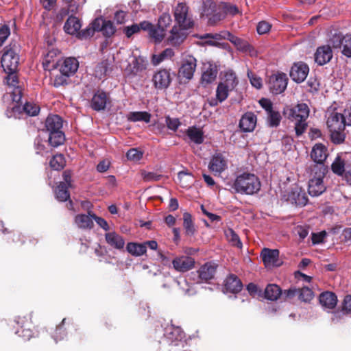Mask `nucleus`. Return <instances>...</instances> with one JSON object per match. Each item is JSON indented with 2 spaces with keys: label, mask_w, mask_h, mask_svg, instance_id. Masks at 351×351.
Masks as SVG:
<instances>
[{
  "label": "nucleus",
  "mask_w": 351,
  "mask_h": 351,
  "mask_svg": "<svg viewBox=\"0 0 351 351\" xmlns=\"http://www.w3.org/2000/svg\"><path fill=\"white\" fill-rule=\"evenodd\" d=\"M19 45L14 43L6 46L1 57V66L8 74L6 82L8 86L12 104L6 110V116L9 118H16V112H19V102L22 98L23 89L16 72L19 64Z\"/></svg>",
  "instance_id": "nucleus-1"
},
{
  "label": "nucleus",
  "mask_w": 351,
  "mask_h": 351,
  "mask_svg": "<svg viewBox=\"0 0 351 351\" xmlns=\"http://www.w3.org/2000/svg\"><path fill=\"white\" fill-rule=\"evenodd\" d=\"M309 112V108L304 103L298 104L284 110L285 117L294 124V129L298 136L304 133L307 128V119Z\"/></svg>",
  "instance_id": "nucleus-2"
},
{
  "label": "nucleus",
  "mask_w": 351,
  "mask_h": 351,
  "mask_svg": "<svg viewBox=\"0 0 351 351\" xmlns=\"http://www.w3.org/2000/svg\"><path fill=\"white\" fill-rule=\"evenodd\" d=\"M232 188L237 193L252 195L261 190V183L255 174L243 173L237 176Z\"/></svg>",
  "instance_id": "nucleus-3"
},
{
  "label": "nucleus",
  "mask_w": 351,
  "mask_h": 351,
  "mask_svg": "<svg viewBox=\"0 0 351 351\" xmlns=\"http://www.w3.org/2000/svg\"><path fill=\"white\" fill-rule=\"evenodd\" d=\"M311 168V177L308 181V191L311 196L317 197L326 189L323 180L326 173V168L322 165H313Z\"/></svg>",
  "instance_id": "nucleus-4"
},
{
  "label": "nucleus",
  "mask_w": 351,
  "mask_h": 351,
  "mask_svg": "<svg viewBox=\"0 0 351 351\" xmlns=\"http://www.w3.org/2000/svg\"><path fill=\"white\" fill-rule=\"evenodd\" d=\"M173 16L178 26L191 29L194 25L193 15L186 3H178L173 8Z\"/></svg>",
  "instance_id": "nucleus-5"
},
{
  "label": "nucleus",
  "mask_w": 351,
  "mask_h": 351,
  "mask_svg": "<svg viewBox=\"0 0 351 351\" xmlns=\"http://www.w3.org/2000/svg\"><path fill=\"white\" fill-rule=\"evenodd\" d=\"M196 66L197 60L195 57L191 55L183 56L178 70L179 77L191 80L193 77Z\"/></svg>",
  "instance_id": "nucleus-6"
},
{
  "label": "nucleus",
  "mask_w": 351,
  "mask_h": 351,
  "mask_svg": "<svg viewBox=\"0 0 351 351\" xmlns=\"http://www.w3.org/2000/svg\"><path fill=\"white\" fill-rule=\"evenodd\" d=\"M216 269L217 265L215 263H206L196 272L191 273V277L197 284L208 282L214 278Z\"/></svg>",
  "instance_id": "nucleus-7"
},
{
  "label": "nucleus",
  "mask_w": 351,
  "mask_h": 351,
  "mask_svg": "<svg viewBox=\"0 0 351 351\" xmlns=\"http://www.w3.org/2000/svg\"><path fill=\"white\" fill-rule=\"evenodd\" d=\"M330 42L334 48L340 49L343 56L351 58V34H335L330 38Z\"/></svg>",
  "instance_id": "nucleus-8"
},
{
  "label": "nucleus",
  "mask_w": 351,
  "mask_h": 351,
  "mask_svg": "<svg viewBox=\"0 0 351 351\" xmlns=\"http://www.w3.org/2000/svg\"><path fill=\"white\" fill-rule=\"evenodd\" d=\"M31 319V315H27L23 317L19 316L14 320L18 327L15 334L25 341L29 340L34 336L31 329L32 326Z\"/></svg>",
  "instance_id": "nucleus-9"
},
{
  "label": "nucleus",
  "mask_w": 351,
  "mask_h": 351,
  "mask_svg": "<svg viewBox=\"0 0 351 351\" xmlns=\"http://www.w3.org/2000/svg\"><path fill=\"white\" fill-rule=\"evenodd\" d=\"M172 81L170 69H160L153 75L152 82L157 90L167 89Z\"/></svg>",
  "instance_id": "nucleus-10"
},
{
  "label": "nucleus",
  "mask_w": 351,
  "mask_h": 351,
  "mask_svg": "<svg viewBox=\"0 0 351 351\" xmlns=\"http://www.w3.org/2000/svg\"><path fill=\"white\" fill-rule=\"evenodd\" d=\"M287 86V77L283 73H278L271 75L268 80V86L274 94L282 93Z\"/></svg>",
  "instance_id": "nucleus-11"
},
{
  "label": "nucleus",
  "mask_w": 351,
  "mask_h": 351,
  "mask_svg": "<svg viewBox=\"0 0 351 351\" xmlns=\"http://www.w3.org/2000/svg\"><path fill=\"white\" fill-rule=\"evenodd\" d=\"M261 256L265 267L268 269L277 267L282 264V262L279 259L278 250L264 248L261 253Z\"/></svg>",
  "instance_id": "nucleus-12"
},
{
  "label": "nucleus",
  "mask_w": 351,
  "mask_h": 351,
  "mask_svg": "<svg viewBox=\"0 0 351 351\" xmlns=\"http://www.w3.org/2000/svg\"><path fill=\"white\" fill-rule=\"evenodd\" d=\"M239 12L238 7L232 3L228 2H219L218 3V14L213 17V22H219L228 16H233Z\"/></svg>",
  "instance_id": "nucleus-13"
},
{
  "label": "nucleus",
  "mask_w": 351,
  "mask_h": 351,
  "mask_svg": "<svg viewBox=\"0 0 351 351\" xmlns=\"http://www.w3.org/2000/svg\"><path fill=\"white\" fill-rule=\"evenodd\" d=\"M309 68L308 65L302 62H298L293 64L290 70L291 78L297 83H301L305 80Z\"/></svg>",
  "instance_id": "nucleus-14"
},
{
  "label": "nucleus",
  "mask_w": 351,
  "mask_h": 351,
  "mask_svg": "<svg viewBox=\"0 0 351 351\" xmlns=\"http://www.w3.org/2000/svg\"><path fill=\"white\" fill-rule=\"evenodd\" d=\"M59 71L65 75H73L78 69L79 62L75 58H66L58 62Z\"/></svg>",
  "instance_id": "nucleus-15"
},
{
  "label": "nucleus",
  "mask_w": 351,
  "mask_h": 351,
  "mask_svg": "<svg viewBox=\"0 0 351 351\" xmlns=\"http://www.w3.org/2000/svg\"><path fill=\"white\" fill-rule=\"evenodd\" d=\"M93 29L97 32H101L106 37L112 36L116 32V28L111 21L96 19L92 23Z\"/></svg>",
  "instance_id": "nucleus-16"
},
{
  "label": "nucleus",
  "mask_w": 351,
  "mask_h": 351,
  "mask_svg": "<svg viewBox=\"0 0 351 351\" xmlns=\"http://www.w3.org/2000/svg\"><path fill=\"white\" fill-rule=\"evenodd\" d=\"M228 167L227 160L222 153H215L211 158L209 169L215 174H220Z\"/></svg>",
  "instance_id": "nucleus-17"
},
{
  "label": "nucleus",
  "mask_w": 351,
  "mask_h": 351,
  "mask_svg": "<svg viewBox=\"0 0 351 351\" xmlns=\"http://www.w3.org/2000/svg\"><path fill=\"white\" fill-rule=\"evenodd\" d=\"M189 29H184L182 27L174 25L170 32V35L167 38L169 44L173 46L180 45L186 38V30Z\"/></svg>",
  "instance_id": "nucleus-18"
},
{
  "label": "nucleus",
  "mask_w": 351,
  "mask_h": 351,
  "mask_svg": "<svg viewBox=\"0 0 351 351\" xmlns=\"http://www.w3.org/2000/svg\"><path fill=\"white\" fill-rule=\"evenodd\" d=\"M172 264L173 268L179 272H186L191 269L195 265V261L193 258L187 256H181L175 258Z\"/></svg>",
  "instance_id": "nucleus-19"
},
{
  "label": "nucleus",
  "mask_w": 351,
  "mask_h": 351,
  "mask_svg": "<svg viewBox=\"0 0 351 351\" xmlns=\"http://www.w3.org/2000/svg\"><path fill=\"white\" fill-rule=\"evenodd\" d=\"M332 58V51L328 45L319 47L315 53V61L321 66L330 62Z\"/></svg>",
  "instance_id": "nucleus-20"
},
{
  "label": "nucleus",
  "mask_w": 351,
  "mask_h": 351,
  "mask_svg": "<svg viewBox=\"0 0 351 351\" xmlns=\"http://www.w3.org/2000/svg\"><path fill=\"white\" fill-rule=\"evenodd\" d=\"M326 123L329 130H345L346 128L342 115L339 111L331 112L328 117Z\"/></svg>",
  "instance_id": "nucleus-21"
},
{
  "label": "nucleus",
  "mask_w": 351,
  "mask_h": 351,
  "mask_svg": "<svg viewBox=\"0 0 351 351\" xmlns=\"http://www.w3.org/2000/svg\"><path fill=\"white\" fill-rule=\"evenodd\" d=\"M216 14H218V3L213 1H204L202 8V15L206 17L208 23L210 25H215L218 22H213L212 19Z\"/></svg>",
  "instance_id": "nucleus-22"
},
{
  "label": "nucleus",
  "mask_w": 351,
  "mask_h": 351,
  "mask_svg": "<svg viewBox=\"0 0 351 351\" xmlns=\"http://www.w3.org/2000/svg\"><path fill=\"white\" fill-rule=\"evenodd\" d=\"M319 302L324 310L329 312L336 306L337 298L334 293L326 291L320 294Z\"/></svg>",
  "instance_id": "nucleus-23"
},
{
  "label": "nucleus",
  "mask_w": 351,
  "mask_h": 351,
  "mask_svg": "<svg viewBox=\"0 0 351 351\" xmlns=\"http://www.w3.org/2000/svg\"><path fill=\"white\" fill-rule=\"evenodd\" d=\"M146 67L147 62L141 56L135 57L128 64L126 71L128 72V75L134 76L143 72L146 69Z\"/></svg>",
  "instance_id": "nucleus-24"
},
{
  "label": "nucleus",
  "mask_w": 351,
  "mask_h": 351,
  "mask_svg": "<svg viewBox=\"0 0 351 351\" xmlns=\"http://www.w3.org/2000/svg\"><path fill=\"white\" fill-rule=\"evenodd\" d=\"M256 124V117L252 112L245 113L241 119L239 127L245 132H250L254 130Z\"/></svg>",
  "instance_id": "nucleus-25"
},
{
  "label": "nucleus",
  "mask_w": 351,
  "mask_h": 351,
  "mask_svg": "<svg viewBox=\"0 0 351 351\" xmlns=\"http://www.w3.org/2000/svg\"><path fill=\"white\" fill-rule=\"evenodd\" d=\"M311 157L316 162L315 165H324L323 162L327 158L326 147L321 143L315 144L312 149Z\"/></svg>",
  "instance_id": "nucleus-26"
},
{
  "label": "nucleus",
  "mask_w": 351,
  "mask_h": 351,
  "mask_svg": "<svg viewBox=\"0 0 351 351\" xmlns=\"http://www.w3.org/2000/svg\"><path fill=\"white\" fill-rule=\"evenodd\" d=\"M93 215L91 212L88 214H79L75 217V223L80 229H91L93 227Z\"/></svg>",
  "instance_id": "nucleus-27"
},
{
  "label": "nucleus",
  "mask_w": 351,
  "mask_h": 351,
  "mask_svg": "<svg viewBox=\"0 0 351 351\" xmlns=\"http://www.w3.org/2000/svg\"><path fill=\"white\" fill-rule=\"evenodd\" d=\"M106 243L111 247L117 250H123L125 245V240L121 235L114 231L108 232L105 234Z\"/></svg>",
  "instance_id": "nucleus-28"
},
{
  "label": "nucleus",
  "mask_w": 351,
  "mask_h": 351,
  "mask_svg": "<svg viewBox=\"0 0 351 351\" xmlns=\"http://www.w3.org/2000/svg\"><path fill=\"white\" fill-rule=\"evenodd\" d=\"M69 187L70 186H66V184H59L55 190V195L56 199L59 202H66L69 200L67 207L69 209L72 210L73 202L70 200V194L68 191Z\"/></svg>",
  "instance_id": "nucleus-29"
},
{
  "label": "nucleus",
  "mask_w": 351,
  "mask_h": 351,
  "mask_svg": "<svg viewBox=\"0 0 351 351\" xmlns=\"http://www.w3.org/2000/svg\"><path fill=\"white\" fill-rule=\"evenodd\" d=\"M45 128L49 133L62 131V119L58 115H50L45 121Z\"/></svg>",
  "instance_id": "nucleus-30"
},
{
  "label": "nucleus",
  "mask_w": 351,
  "mask_h": 351,
  "mask_svg": "<svg viewBox=\"0 0 351 351\" xmlns=\"http://www.w3.org/2000/svg\"><path fill=\"white\" fill-rule=\"evenodd\" d=\"M288 199L291 203L300 206H304L308 202V197L306 193L298 189L291 191L289 194Z\"/></svg>",
  "instance_id": "nucleus-31"
},
{
  "label": "nucleus",
  "mask_w": 351,
  "mask_h": 351,
  "mask_svg": "<svg viewBox=\"0 0 351 351\" xmlns=\"http://www.w3.org/2000/svg\"><path fill=\"white\" fill-rule=\"evenodd\" d=\"M186 134L189 140L196 145H200L204 141V132L195 126L189 127L186 130Z\"/></svg>",
  "instance_id": "nucleus-32"
},
{
  "label": "nucleus",
  "mask_w": 351,
  "mask_h": 351,
  "mask_svg": "<svg viewBox=\"0 0 351 351\" xmlns=\"http://www.w3.org/2000/svg\"><path fill=\"white\" fill-rule=\"evenodd\" d=\"M242 287V282L235 275L231 274L226 278L225 288L227 291L235 293L239 292Z\"/></svg>",
  "instance_id": "nucleus-33"
},
{
  "label": "nucleus",
  "mask_w": 351,
  "mask_h": 351,
  "mask_svg": "<svg viewBox=\"0 0 351 351\" xmlns=\"http://www.w3.org/2000/svg\"><path fill=\"white\" fill-rule=\"evenodd\" d=\"M107 103L106 94L98 90L93 97L91 100V107L95 110H101L104 109Z\"/></svg>",
  "instance_id": "nucleus-34"
},
{
  "label": "nucleus",
  "mask_w": 351,
  "mask_h": 351,
  "mask_svg": "<svg viewBox=\"0 0 351 351\" xmlns=\"http://www.w3.org/2000/svg\"><path fill=\"white\" fill-rule=\"evenodd\" d=\"M81 27L80 21L77 18L71 16L65 22L64 29L67 34L74 35L79 33Z\"/></svg>",
  "instance_id": "nucleus-35"
},
{
  "label": "nucleus",
  "mask_w": 351,
  "mask_h": 351,
  "mask_svg": "<svg viewBox=\"0 0 351 351\" xmlns=\"http://www.w3.org/2000/svg\"><path fill=\"white\" fill-rule=\"evenodd\" d=\"M264 294L267 300L276 301L282 294V291L278 285L269 284L266 287Z\"/></svg>",
  "instance_id": "nucleus-36"
},
{
  "label": "nucleus",
  "mask_w": 351,
  "mask_h": 351,
  "mask_svg": "<svg viewBox=\"0 0 351 351\" xmlns=\"http://www.w3.org/2000/svg\"><path fill=\"white\" fill-rule=\"evenodd\" d=\"M128 253L134 256H141L146 253V248L143 243L129 242L126 245Z\"/></svg>",
  "instance_id": "nucleus-37"
},
{
  "label": "nucleus",
  "mask_w": 351,
  "mask_h": 351,
  "mask_svg": "<svg viewBox=\"0 0 351 351\" xmlns=\"http://www.w3.org/2000/svg\"><path fill=\"white\" fill-rule=\"evenodd\" d=\"M228 40H230L238 50L242 52H248L252 49V46L248 43V42L234 36L230 32Z\"/></svg>",
  "instance_id": "nucleus-38"
},
{
  "label": "nucleus",
  "mask_w": 351,
  "mask_h": 351,
  "mask_svg": "<svg viewBox=\"0 0 351 351\" xmlns=\"http://www.w3.org/2000/svg\"><path fill=\"white\" fill-rule=\"evenodd\" d=\"M217 75V69L215 66L209 64L208 68L204 71L202 75V83L208 84L213 82Z\"/></svg>",
  "instance_id": "nucleus-39"
},
{
  "label": "nucleus",
  "mask_w": 351,
  "mask_h": 351,
  "mask_svg": "<svg viewBox=\"0 0 351 351\" xmlns=\"http://www.w3.org/2000/svg\"><path fill=\"white\" fill-rule=\"evenodd\" d=\"M127 119L132 122L144 121L149 123L150 121L151 114L145 111L131 112L128 114Z\"/></svg>",
  "instance_id": "nucleus-40"
},
{
  "label": "nucleus",
  "mask_w": 351,
  "mask_h": 351,
  "mask_svg": "<svg viewBox=\"0 0 351 351\" xmlns=\"http://www.w3.org/2000/svg\"><path fill=\"white\" fill-rule=\"evenodd\" d=\"M174 56V51L172 49L167 48L162 51L159 54H154L152 56V62L155 66L159 64L165 60L170 59Z\"/></svg>",
  "instance_id": "nucleus-41"
},
{
  "label": "nucleus",
  "mask_w": 351,
  "mask_h": 351,
  "mask_svg": "<svg viewBox=\"0 0 351 351\" xmlns=\"http://www.w3.org/2000/svg\"><path fill=\"white\" fill-rule=\"evenodd\" d=\"M65 140L64 134L62 131H58L48 134V141L52 147H58L64 143Z\"/></svg>",
  "instance_id": "nucleus-42"
},
{
  "label": "nucleus",
  "mask_w": 351,
  "mask_h": 351,
  "mask_svg": "<svg viewBox=\"0 0 351 351\" xmlns=\"http://www.w3.org/2000/svg\"><path fill=\"white\" fill-rule=\"evenodd\" d=\"M183 226L186 235L191 236L194 234L195 230L192 216L189 213L185 212L183 214Z\"/></svg>",
  "instance_id": "nucleus-43"
},
{
  "label": "nucleus",
  "mask_w": 351,
  "mask_h": 351,
  "mask_svg": "<svg viewBox=\"0 0 351 351\" xmlns=\"http://www.w3.org/2000/svg\"><path fill=\"white\" fill-rule=\"evenodd\" d=\"M281 115L277 110H272L267 114V123L271 128L278 127L281 121Z\"/></svg>",
  "instance_id": "nucleus-44"
},
{
  "label": "nucleus",
  "mask_w": 351,
  "mask_h": 351,
  "mask_svg": "<svg viewBox=\"0 0 351 351\" xmlns=\"http://www.w3.org/2000/svg\"><path fill=\"white\" fill-rule=\"evenodd\" d=\"M332 172L337 176H343L345 173V162L340 156H337L331 165Z\"/></svg>",
  "instance_id": "nucleus-45"
},
{
  "label": "nucleus",
  "mask_w": 351,
  "mask_h": 351,
  "mask_svg": "<svg viewBox=\"0 0 351 351\" xmlns=\"http://www.w3.org/2000/svg\"><path fill=\"white\" fill-rule=\"evenodd\" d=\"M221 83L226 84L227 86L233 90L238 84L235 73L232 70L227 71L224 75V82Z\"/></svg>",
  "instance_id": "nucleus-46"
},
{
  "label": "nucleus",
  "mask_w": 351,
  "mask_h": 351,
  "mask_svg": "<svg viewBox=\"0 0 351 351\" xmlns=\"http://www.w3.org/2000/svg\"><path fill=\"white\" fill-rule=\"evenodd\" d=\"M232 89L226 86V84L219 83L216 90L217 99L219 102H222L226 99L228 93Z\"/></svg>",
  "instance_id": "nucleus-47"
},
{
  "label": "nucleus",
  "mask_w": 351,
  "mask_h": 351,
  "mask_svg": "<svg viewBox=\"0 0 351 351\" xmlns=\"http://www.w3.org/2000/svg\"><path fill=\"white\" fill-rule=\"evenodd\" d=\"M50 167L56 171H60L64 168L65 165V160L62 154H57L54 156L49 162Z\"/></svg>",
  "instance_id": "nucleus-48"
},
{
  "label": "nucleus",
  "mask_w": 351,
  "mask_h": 351,
  "mask_svg": "<svg viewBox=\"0 0 351 351\" xmlns=\"http://www.w3.org/2000/svg\"><path fill=\"white\" fill-rule=\"evenodd\" d=\"M166 30L162 27H159L158 25L157 26H154L152 29L151 32L149 34V36L153 38L155 42L160 43L164 38L165 35Z\"/></svg>",
  "instance_id": "nucleus-49"
},
{
  "label": "nucleus",
  "mask_w": 351,
  "mask_h": 351,
  "mask_svg": "<svg viewBox=\"0 0 351 351\" xmlns=\"http://www.w3.org/2000/svg\"><path fill=\"white\" fill-rule=\"evenodd\" d=\"M110 64L108 60L102 61L97 65L95 69V76L99 79L107 75L109 71Z\"/></svg>",
  "instance_id": "nucleus-50"
},
{
  "label": "nucleus",
  "mask_w": 351,
  "mask_h": 351,
  "mask_svg": "<svg viewBox=\"0 0 351 351\" xmlns=\"http://www.w3.org/2000/svg\"><path fill=\"white\" fill-rule=\"evenodd\" d=\"M230 36V32L228 31H222L219 33H214V34H204L200 36L201 39H207L211 38L213 40H216L219 43V40L223 39H228Z\"/></svg>",
  "instance_id": "nucleus-51"
},
{
  "label": "nucleus",
  "mask_w": 351,
  "mask_h": 351,
  "mask_svg": "<svg viewBox=\"0 0 351 351\" xmlns=\"http://www.w3.org/2000/svg\"><path fill=\"white\" fill-rule=\"evenodd\" d=\"M141 175L145 182H156L160 180L162 178V174L154 171H147L145 170H142Z\"/></svg>",
  "instance_id": "nucleus-52"
},
{
  "label": "nucleus",
  "mask_w": 351,
  "mask_h": 351,
  "mask_svg": "<svg viewBox=\"0 0 351 351\" xmlns=\"http://www.w3.org/2000/svg\"><path fill=\"white\" fill-rule=\"evenodd\" d=\"M226 237L228 241L231 243L232 245L237 246L239 248L242 247V243L239 236L234 232L232 229H228L225 232Z\"/></svg>",
  "instance_id": "nucleus-53"
},
{
  "label": "nucleus",
  "mask_w": 351,
  "mask_h": 351,
  "mask_svg": "<svg viewBox=\"0 0 351 351\" xmlns=\"http://www.w3.org/2000/svg\"><path fill=\"white\" fill-rule=\"evenodd\" d=\"M65 322L66 319H63L61 324L56 327L54 333L52 335V338L54 339L56 343L58 341L62 340L66 336L65 329L64 328Z\"/></svg>",
  "instance_id": "nucleus-54"
},
{
  "label": "nucleus",
  "mask_w": 351,
  "mask_h": 351,
  "mask_svg": "<svg viewBox=\"0 0 351 351\" xmlns=\"http://www.w3.org/2000/svg\"><path fill=\"white\" fill-rule=\"evenodd\" d=\"M332 141L335 144L343 143L346 138L344 130H329Z\"/></svg>",
  "instance_id": "nucleus-55"
},
{
  "label": "nucleus",
  "mask_w": 351,
  "mask_h": 351,
  "mask_svg": "<svg viewBox=\"0 0 351 351\" xmlns=\"http://www.w3.org/2000/svg\"><path fill=\"white\" fill-rule=\"evenodd\" d=\"M23 110L27 115L33 117L38 114L40 107L34 103L26 102L23 107Z\"/></svg>",
  "instance_id": "nucleus-56"
},
{
  "label": "nucleus",
  "mask_w": 351,
  "mask_h": 351,
  "mask_svg": "<svg viewBox=\"0 0 351 351\" xmlns=\"http://www.w3.org/2000/svg\"><path fill=\"white\" fill-rule=\"evenodd\" d=\"M178 179L183 187H187L192 182L193 177L190 173L182 171L178 173Z\"/></svg>",
  "instance_id": "nucleus-57"
},
{
  "label": "nucleus",
  "mask_w": 351,
  "mask_h": 351,
  "mask_svg": "<svg viewBox=\"0 0 351 351\" xmlns=\"http://www.w3.org/2000/svg\"><path fill=\"white\" fill-rule=\"evenodd\" d=\"M126 157L129 160L137 162L142 158L143 152L137 149L132 148L126 153Z\"/></svg>",
  "instance_id": "nucleus-58"
},
{
  "label": "nucleus",
  "mask_w": 351,
  "mask_h": 351,
  "mask_svg": "<svg viewBox=\"0 0 351 351\" xmlns=\"http://www.w3.org/2000/svg\"><path fill=\"white\" fill-rule=\"evenodd\" d=\"M247 77L250 81L251 84L257 89H260L262 87V80L260 77L257 76L252 71H247Z\"/></svg>",
  "instance_id": "nucleus-59"
},
{
  "label": "nucleus",
  "mask_w": 351,
  "mask_h": 351,
  "mask_svg": "<svg viewBox=\"0 0 351 351\" xmlns=\"http://www.w3.org/2000/svg\"><path fill=\"white\" fill-rule=\"evenodd\" d=\"M45 139H43L40 136H38L34 141V147L36 149V153L37 154H40L43 156L47 152H45V147L44 143H45Z\"/></svg>",
  "instance_id": "nucleus-60"
},
{
  "label": "nucleus",
  "mask_w": 351,
  "mask_h": 351,
  "mask_svg": "<svg viewBox=\"0 0 351 351\" xmlns=\"http://www.w3.org/2000/svg\"><path fill=\"white\" fill-rule=\"evenodd\" d=\"M298 295L300 299L304 302H308L313 298V291L308 287L300 289Z\"/></svg>",
  "instance_id": "nucleus-61"
},
{
  "label": "nucleus",
  "mask_w": 351,
  "mask_h": 351,
  "mask_svg": "<svg viewBox=\"0 0 351 351\" xmlns=\"http://www.w3.org/2000/svg\"><path fill=\"white\" fill-rule=\"evenodd\" d=\"M172 22L171 15L169 13H163L159 18L158 25L166 30Z\"/></svg>",
  "instance_id": "nucleus-62"
},
{
  "label": "nucleus",
  "mask_w": 351,
  "mask_h": 351,
  "mask_svg": "<svg viewBox=\"0 0 351 351\" xmlns=\"http://www.w3.org/2000/svg\"><path fill=\"white\" fill-rule=\"evenodd\" d=\"M165 123L168 129L173 131H176L181 124L178 118H171L169 116L165 118Z\"/></svg>",
  "instance_id": "nucleus-63"
},
{
  "label": "nucleus",
  "mask_w": 351,
  "mask_h": 351,
  "mask_svg": "<svg viewBox=\"0 0 351 351\" xmlns=\"http://www.w3.org/2000/svg\"><path fill=\"white\" fill-rule=\"evenodd\" d=\"M342 115V119L344 124L348 126L351 125V106H347L343 110L339 111Z\"/></svg>",
  "instance_id": "nucleus-64"
}]
</instances>
